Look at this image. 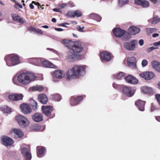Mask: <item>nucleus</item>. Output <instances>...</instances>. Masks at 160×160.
<instances>
[{"label":"nucleus","instance_id":"28","mask_svg":"<svg viewBox=\"0 0 160 160\" xmlns=\"http://www.w3.org/2000/svg\"><path fill=\"white\" fill-rule=\"evenodd\" d=\"M42 64L43 67L51 68H56L57 67L51 62L47 61L42 60Z\"/></svg>","mask_w":160,"mask_h":160},{"label":"nucleus","instance_id":"54","mask_svg":"<svg viewBox=\"0 0 160 160\" xmlns=\"http://www.w3.org/2000/svg\"><path fill=\"white\" fill-rule=\"evenodd\" d=\"M155 96L158 103L160 105V94H157Z\"/></svg>","mask_w":160,"mask_h":160},{"label":"nucleus","instance_id":"48","mask_svg":"<svg viewBox=\"0 0 160 160\" xmlns=\"http://www.w3.org/2000/svg\"><path fill=\"white\" fill-rule=\"evenodd\" d=\"M15 94L10 95L8 96V98L12 101H15Z\"/></svg>","mask_w":160,"mask_h":160},{"label":"nucleus","instance_id":"49","mask_svg":"<svg viewBox=\"0 0 160 160\" xmlns=\"http://www.w3.org/2000/svg\"><path fill=\"white\" fill-rule=\"evenodd\" d=\"M148 63V62L147 60H143L142 62V67H145Z\"/></svg>","mask_w":160,"mask_h":160},{"label":"nucleus","instance_id":"20","mask_svg":"<svg viewBox=\"0 0 160 160\" xmlns=\"http://www.w3.org/2000/svg\"><path fill=\"white\" fill-rule=\"evenodd\" d=\"M32 119L36 122H39L43 120V115L42 114L36 113L32 116Z\"/></svg>","mask_w":160,"mask_h":160},{"label":"nucleus","instance_id":"39","mask_svg":"<svg viewBox=\"0 0 160 160\" xmlns=\"http://www.w3.org/2000/svg\"><path fill=\"white\" fill-rule=\"evenodd\" d=\"M125 75V73L123 72H120L117 75H113V77L115 78L118 79H120L123 78Z\"/></svg>","mask_w":160,"mask_h":160},{"label":"nucleus","instance_id":"8","mask_svg":"<svg viewBox=\"0 0 160 160\" xmlns=\"http://www.w3.org/2000/svg\"><path fill=\"white\" fill-rule=\"evenodd\" d=\"M21 150L22 154L26 160H30L31 159L32 156L29 146H24L22 145L21 147Z\"/></svg>","mask_w":160,"mask_h":160},{"label":"nucleus","instance_id":"24","mask_svg":"<svg viewBox=\"0 0 160 160\" xmlns=\"http://www.w3.org/2000/svg\"><path fill=\"white\" fill-rule=\"evenodd\" d=\"M128 31L131 35H135L140 32V29L138 27L132 26L129 27Z\"/></svg>","mask_w":160,"mask_h":160},{"label":"nucleus","instance_id":"50","mask_svg":"<svg viewBox=\"0 0 160 160\" xmlns=\"http://www.w3.org/2000/svg\"><path fill=\"white\" fill-rule=\"evenodd\" d=\"M84 28V27H81L80 26H78L77 28L78 30L80 32H84V30H83Z\"/></svg>","mask_w":160,"mask_h":160},{"label":"nucleus","instance_id":"38","mask_svg":"<svg viewBox=\"0 0 160 160\" xmlns=\"http://www.w3.org/2000/svg\"><path fill=\"white\" fill-rule=\"evenodd\" d=\"M1 110L4 113H8L11 112V108L7 106H5L1 108Z\"/></svg>","mask_w":160,"mask_h":160},{"label":"nucleus","instance_id":"3","mask_svg":"<svg viewBox=\"0 0 160 160\" xmlns=\"http://www.w3.org/2000/svg\"><path fill=\"white\" fill-rule=\"evenodd\" d=\"M4 60L8 67L15 66L21 62L19 58L17 55H8L5 57Z\"/></svg>","mask_w":160,"mask_h":160},{"label":"nucleus","instance_id":"25","mask_svg":"<svg viewBox=\"0 0 160 160\" xmlns=\"http://www.w3.org/2000/svg\"><path fill=\"white\" fill-rule=\"evenodd\" d=\"M136 60L135 58L133 57L128 58H127V62L128 65L130 67L136 68Z\"/></svg>","mask_w":160,"mask_h":160},{"label":"nucleus","instance_id":"59","mask_svg":"<svg viewBox=\"0 0 160 160\" xmlns=\"http://www.w3.org/2000/svg\"><path fill=\"white\" fill-rule=\"evenodd\" d=\"M66 25H69V23H61L60 24V26H63V27H67V26Z\"/></svg>","mask_w":160,"mask_h":160},{"label":"nucleus","instance_id":"22","mask_svg":"<svg viewBox=\"0 0 160 160\" xmlns=\"http://www.w3.org/2000/svg\"><path fill=\"white\" fill-rule=\"evenodd\" d=\"M125 80L127 82L131 84H136L138 82V80L131 75H129L125 77Z\"/></svg>","mask_w":160,"mask_h":160},{"label":"nucleus","instance_id":"30","mask_svg":"<svg viewBox=\"0 0 160 160\" xmlns=\"http://www.w3.org/2000/svg\"><path fill=\"white\" fill-rule=\"evenodd\" d=\"M89 17L98 22H100L102 19L101 17L98 14L94 13H91L89 15Z\"/></svg>","mask_w":160,"mask_h":160},{"label":"nucleus","instance_id":"60","mask_svg":"<svg viewBox=\"0 0 160 160\" xmlns=\"http://www.w3.org/2000/svg\"><path fill=\"white\" fill-rule=\"evenodd\" d=\"M47 49L55 53H56L57 52L56 51L51 48H48Z\"/></svg>","mask_w":160,"mask_h":160},{"label":"nucleus","instance_id":"14","mask_svg":"<svg viewBox=\"0 0 160 160\" xmlns=\"http://www.w3.org/2000/svg\"><path fill=\"white\" fill-rule=\"evenodd\" d=\"M100 55L101 59L102 62H108L111 59V55L108 52H102L100 53Z\"/></svg>","mask_w":160,"mask_h":160},{"label":"nucleus","instance_id":"6","mask_svg":"<svg viewBox=\"0 0 160 160\" xmlns=\"http://www.w3.org/2000/svg\"><path fill=\"white\" fill-rule=\"evenodd\" d=\"M16 119L18 121L19 125L22 127H25L29 124V122L28 119L22 115H17L16 117Z\"/></svg>","mask_w":160,"mask_h":160},{"label":"nucleus","instance_id":"17","mask_svg":"<svg viewBox=\"0 0 160 160\" xmlns=\"http://www.w3.org/2000/svg\"><path fill=\"white\" fill-rule=\"evenodd\" d=\"M52 75L53 77L58 79H61L64 77L65 73L63 71L58 70L54 71Z\"/></svg>","mask_w":160,"mask_h":160},{"label":"nucleus","instance_id":"64","mask_svg":"<svg viewBox=\"0 0 160 160\" xmlns=\"http://www.w3.org/2000/svg\"><path fill=\"white\" fill-rule=\"evenodd\" d=\"M155 118L158 121L160 122V116H155Z\"/></svg>","mask_w":160,"mask_h":160},{"label":"nucleus","instance_id":"7","mask_svg":"<svg viewBox=\"0 0 160 160\" xmlns=\"http://www.w3.org/2000/svg\"><path fill=\"white\" fill-rule=\"evenodd\" d=\"M138 43L137 40H133L129 42H125L123 43L124 48L129 51H134L136 48V46Z\"/></svg>","mask_w":160,"mask_h":160},{"label":"nucleus","instance_id":"31","mask_svg":"<svg viewBox=\"0 0 160 160\" xmlns=\"http://www.w3.org/2000/svg\"><path fill=\"white\" fill-rule=\"evenodd\" d=\"M31 129L33 131H42L44 130V127H42L38 124H35L32 125L31 127Z\"/></svg>","mask_w":160,"mask_h":160},{"label":"nucleus","instance_id":"34","mask_svg":"<svg viewBox=\"0 0 160 160\" xmlns=\"http://www.w3.org/2000/svg\"><path fill=\"white\" fill-rule=\"evenodd\" d=\"M12 131L18 137L20 138L23 136V133L20 129L15 128L13 129Z\"/></svg>","mask_w":160,"mask_h":160},{"label":"nucleus","instance_id":"4","mask_svg":"<svg viewBox=\"0 0 160 160\" xmlns=\"http://www.w3.org/2000/svg\"><path fill=\"white\" fill-rule=\"evenodd\" d=\"M82 56L81 54H76L70 50L66 51L65 53L66 59L70 62H73L77 59H81Z\"/></svg>","mask_w":160,"mask_h":160},{"label":"nucleus","instance_id":"58","mask_svg":"<svg viewBox=\"0 0 160 160\" xmlns=\"http://www.w3.org/2000/svg\"><path fill=\"white\" fill-rule=\"evenodd\" d=\"M139 43L140 46H142L144 44V40L142 39H140L139 41Z\"/></svg>","mask_w":160,"mask_h":160},{"label":"nucleus","instance_id":"51","mask_svg":"<svg viewBox=\"0 0 160 160\" xmlns=\"http://www.w3.org/2000/svg\"><path fill=\"white\" fill-rule=\"evenodd\" d=\"M35 32L38 35H42L43 34V32L40 29H36Z\"/></svg>","mask_w":160,"mask_h":160},{"label":"nucleus","instance_id":"47","mask_svg":"<svg viewBox=\"0 0 160 160\" xmlns=\"http://www.w3.org/2000/svg\"><path fill=\"white\" fill-rule=\"evenodd\" d=\"M153 45L154 46V47L155 49H158V46H160V41L154 42L153 43Z\"/></svg>","mask_w":160,"mask_h":160},{"label":"nucleus","instance_id":"35","mask_svg":"<svg viewBox=\"0 0 160 160\" xmlns=\"http://www.w3.org/2000/svg\"><path fill=\"white\" fill-rule=\"evenodd\" d=\"M151 23L152 24H156L160 22V18L158 16L153 17L152 19L149 20Z\"/></svg>","mask_w":160,"mask_h":160},{"label":"nucleus","instance_id":"23","mask_svg":"<svg viewBox=\"0 0 160 160\" xmlns=\"http://www.w3.org/2000/svg\"><path fill=\"white\" fill-rule=\"evenodd\" d=\"M29 62L34 65L40 66L42 65V59L40 58H31L30 59Z\"/></svg>","mask_w":160,"mask_h":160},{"label":"nucleus","instance_id":"15","mask_svg":"<svg viewBox=\"0 0 160 160\" xmlns=\"http://www.w3.org/2000/svg\"><path fill=\"white\" fill-rule=\"evenodd\" d=\"M13 140L6 136H3L2 139V143L3 145L8 146L12 145L13 143Z\"/></svg>","mask_w":160,"mask_h":160},{"label":"nucleus","instance_id":"56","mask_svg":"<svg viewBox=\"0 0 160 160\" xmlns=\"http://www.w3.org/2000/svg\"><path fill=\"white\" fill-rule=\"evenodd\" d=\"M67 5V3H62L59 5V7L61 8H63Z\"/></svg>","mask_w":160,"mask_h":160},{"label":"nucleus","instance_id":"44","mask_svg":"<svg viewBox=\"0 0 160 160\" xmlns=\"http://www.w3.org/2000/svg\"><path fill=\"white\" fill-rule=\"evenodd\" d=\"M74 17H79L82 15V13L80 11L77 10L74 11Z\"/></svg>","mask_w":160,"mask_h":160},{"label":"nucleus","instance_id":"62","mask_svg":"<svg viewBox=\"0 0 160 160\" xmlns=\"http://www.w3.org/2000/svg\"><path fill=\"white\" fill-rule=\"evenodd\" d=\"M16 4L20 8H22V5L21 4L19 3L18 2H16Z\"/></svg>","mask_w":160,"mask_h":160},{"label":"nucleus","instance_id":"55","mask_svg":"<svg viewBox=\"0 0 160 160\" xmlns=\"http://www.w3.org/2000/svg\"><path fill=\"white\" fill-rule=\"evenodd\" d=\"M67 5H68L69 6L71 7H73L75 6V4L72 2L71 1L67 3Z\"/></svg>","mask_w":160,"mask_h":160},{"label":"nucleus","instance_id":"63","mask_svg":"<svg viewBox=\"0 0 160 160\" xmlns=\"http://www.w3.org/2000/svg\"><path fill=\"white\" fill-rule=\"evenodd\" d=\"M159 36V34L157 33H154L152 34V36L153 38H156L158 37Z\"/></svg>","mask_w":160,"mask_h":160},{"label":"nucleus","instance_id":"18","mask_svg":"<svg viewBox=\"0 0 160 160\" xmlns=\"http://www.w3.org/2000/svg\"><path fill=\"white\" fill-rule=\"evenodd\" d=\"M37 155L38 157H42L45 155L46 149L44 147L41 146H38L37 148Z\"/></svg>","mask_w":160,"mask_h":160},{"label":"nucleus","instance_id":"43","mask_svg":"<svg viewBox=\"0 0 160 160\" xmlns=\"http://www.w3.org/2000/svg\"><path fill=\"white\" fill-rule=\"evenodd\" d=\"M15 97V101H18L22 99L23 95L22 94H16Z\"/></svg>","mask_w":160,"mask_h":160},{"label":"nucleus","instance_id":"1","mask_svg":"<svg viewBox=\"0 0 160 160\" xmlns=\"http://www.w3.org/2000/svg\"><path fill=\"white\" fill-rule=\"evenodd\" d=\"M87 66L84 65H75L68 70L67 73V79L69 81L74 78H79L86 74Z\"/></svg>","mask_w":160,"mask_h":160},{"label":"nucleus","instance_id":"33","mask_svg":"<svg viewBox=\"0 0 160 160\" xmlns=\"http://www.w3.org/2000/svg\"><path fill=\"white\" fill-rule=\"evenodd\" d=\"M29 103L33 110H36L38 109V103L34 100L32 99H30L29 100Z\"/></svg>","mask_w":160,"mask_h":160},{"label":"nucleus","instance_id":"27","mask_svg":"<svg viewBox=\"0 0 160 160\" xmlns=\"http://www.w3.org/2000/svg\"><path fill=\"white\" fill-rule=\"evenodd\" d=\"M12 17L13 20L16 22L21 23H23L25 22L22 18L17 14H12Z\"/></svg>","mask_w":160,"mask_h":160},{"label":"nucleus","instance_id":"61","mask_svg":"<svg viewBox=\"0 0 160 160\" xmlns=\"http://www.w3.org/2000/svg\"><path fill=\"white\" fill-rule=\"evenodd\" d=\"M156 109V108L153 105H152L151 108V112H153Z\"/></svg>","mask_w":160,"mask_h":160},{"label":"nucleus","instance_id":"2","mask_svg":"<svg viewBox=\"0 0 160 160\" xmlns=\"http://www.w3.org/2000/svg\"><path fill=\"white\" fill-rule=\"evenodd\" d=\"M36 78L33 73L29 72H22L18 76V81L14 78L12 79V81L14 83L17 85H19L20 84L23 85H27L34 81Z\"/></svg>","mask_w":160,"mask_h":160},{"label":"nucleus","instance_id":"9","mask_svg":"<svg viewBox=\"0 0 160 160\" xmlns=\"http://www.w3.org/2000/svg\"><path fill=\"white\" fill-rule=\"evenodd\" d=\"M136 90L134 88L125 86L123 89V92L128 97H132L134 94Z\"/></svg>","mask_w":160,"mask_h":160},{"label":"nucleus","instance_id":"29","mask_svg":"<svg viewBox=\"0 0 160 160\" xmlns=\"http://www.w3.org/2000/svg\"><path fill=\"white\" fill-rule=\"evenodd\" d=\"M73 42L70 40L68 39H63L62 41V42L64 46L67 47L68 48L70 49Z\"/></svg>","mask_w":160,"mask_h":160},{"label":"nucleus","instance_id":"42","mask_svg":"<svg viewBox=\"0 0 160 160\" xmlns=\"http://www.w3.org/2000/svg\"><path fill=\"white\" fill-rule=\"evenodd\" d=\"M53 98L56 101H59L61 99V96L58 94H56L53 95Z\"/></svg>","mask_w":160,"mask_h":160},{"label":"nucleus","instance_id":"36","mask_svg":"<svg viewBox=\"0 0 160 160\" xmlns=\"http://www.w3.org/2000/svg\"><path fill=\"white\" fill-rule=\"evenodd\" d=\"M142 91L145 93H150L152 92V89L151 88L147 86H143L141 88Z\"/></svg>","mask_w":160,"mask_h":160},{"label":"nucleus","instance_id":"12","mask_svg":"<svg viewBox=\"0 0 160 160\" xmlns=\"http://www.w3.org/2000/svg\"><path fill=\"white\" fill-rule=\"evenodd\" d=\"M42 112L46 116H49L53 112L52 108L50 106H43L42 107Z\"/></svg>","mask_w":160,"mask_h":160},{"label":"nucleus","instance_id":"45","mask_svg":"<svg viewBox=\"0 0 160 160\" xmlns=\"http://www.w3.org/2000/svg\"><path fill=\"white\" fill-rule=\"evenodd\" d=\"M66 16L70 17H74V11H69L67 13Z\"/></svg>","mask_w":160,"mask_h":160},{"label":"nucleus","instance_id":"19","mask_svg":"<svg viewBox=\"0 0 160 160\" xmlns=\"http://www.w3.org/2000/svg\"><path fill=\"white\" fill-rule=\"evenodd\" d=\"M145 102L141 100H138L135 102V104L138 107V109L141 111H144Z\"/></svg>","mask_w":160,"mask_h":160},{"label":"nucleus","instance_id":"11","mask_svg":"<svg viewBox=\"0 0 160 160\" xmlns=\"http://www.w3.org/2000/svg\"><path fill=\"white\" fill-rule=\"evenodd\" d=\"M140 76L146 80H149L155 76L154 73L152 72H147L140 73Z\"/></svg>","mask_w":160,"mask_h":160},{"label":"nucleus","instance_id":"32","mask_svg":"<svg viewBox=\"0 0 160 160\" xmlns=\"http://www.w3.org/2000/svg\"><path fill=\"white\" fill-rule=\"evenodd\" d=\"M152 68L157 71L160 72V63L156 61L152 62Z\"/></svg>","mask_w":160,"mask_h":160},{"label":"nucleus","instance_id":"10","mask_svg":"<svg viewBox=\"0 0 160 160\" xmlns=\"http://www.w3.org/2000/svg\"><path fill=\"white\" fill-rule=\"evenodd\" d=\"M84 96H78L75 98L72 97L70 100V104L71 106H73L79 104L80 102L84 98Z\"/></svg>","mask_w":160,"mask_h":160},{"label":"nucleus","instance_id":"26","mask_svg":"<svg viewBox=\"0 0 160 160\" xmlns=\"http://www.w3.org/2000/svg\"><path fill=\"white\" fill-rule=\"evenodd\" d=\"M39 101L43 104H46L48 102V99L47 96L44 94H42L38 96Z\"/></svg>","mask_w":160,"mask_h":160},{"label":"nucleus","instance_id":"16","mask_svg":"<svg viewBox=\"0 0 160 160\" xmlns=\"http://www.w3.org/2000/svg\"><path fill=\"white\" fill-rule=\"evenodd\" d=\"M136 4L140 5L143 8H148L150 4L148 1L146 0H134Z\"/></svg>","mask_w":160,"mask_h":160},{"label":"nucleus","instance_id":"46","mask_svg":"<svg viewBox=\"0 0 160 160\" xmlns=\"http://www.w3.org/2000/svg\"><path fill=\"white\" fill-rule=\"evenodd\" d=\"M157 29L155 28H149L147 29V32L148 33H152L156 31Z\"/></svg>","mask_w":160,"mask_h":160},{"label":"nucleus","instance_id":"52","mask_svg":"<svg viewBox=\"0 0 160 160\" xmlns=\"http://www.w3.org/2000/svg\"><path fill=\"white\" fill-rule=\"evenodd\" d=\"M28 30L30 32H35L36 28L32 27H30L28 28Z\"/></svg>","mask_w":160,"mask_h":160},{"label":"nucleus","instance_id":"57","mask_svg":"<svg viewBox=\"0 0 160 160\" xmlns=\"http://www.w3.org/2000/svg\"><path fill=\"white\" fill-rule=\"evenodd\" d=\"M112 86L115 89H118L119 87V85L115 83H113Z\"/></svg>","mask_w":160,"mask_h":160},{"label":"nucleus","instance_id":"13","mask_svg":"<svg viewBox=\"0 0 160 160\" xmlns=\"http://www.w3.org/2000/svg\"><path fill=\"white\" fill-rule=\"evenodd\" d=\"M22 112L25 114H28L32 112L30 106L28 104L23 103L20 106Z\"/></svg>","mask_w":160,"mask_h":160},{"label":"nucleus","instance_id":"40","mask_svg":"<svg viewBox=\"0 0 160 160\" xmlns=\"http://www.w3.org/2000/svg\"><path fill=\"white\" fill-rule=\"evenodd\" d=\"M31 88L34 91H41L42 90L43 88L41 86L37 85L36 87H32Z\"/></svg>","mask_w":160,"mask_h":160},{"label":"nucleus","instance_id":"37","mask_svg":"<svg viewBox=\"0 0 160 160\" xmlns=\"http://www.w3.org/2000/svg\"><path fill=\"white\" fill-rule=\"evenodd\" d=\"M121 38L123 40H128L131 38V34L126 32L125 31L124 33L122 36Z\"/></svg>","mask_w":160,"mask_h":160},{"label":"nucleus","instance_id":"53","mask_svg":"<svg viewBox=\"0 0 160 160\" xmlns=\"http://www.w3.org/2000/svg\"><path fill=\"white\" fill-rule=\"evenodd\" d=\"M154 49H155L154 48V47L152 46L151 47L148 48L147 50V51L148 52H149Z\"/></svg>","mask_w":160,"mask_h":160},{"label":"nucleus","instance_id":"41","mask_svg":"<svg viewBox=\"0 0 160 160\" xmlns=\"http://www.w3.org/2000/svg\"><path fill=\"white\" fill-rule=\"evenodd\" d=\"M128 0H119V6L121 7H122L123 5L128 3Z\"/></svg>","mask_w":160,"mask_h":160},{"label":"nucleus","instance_id":"5","mask_svg":"<svg viewBox=\"0 0 160 160\" xmlns=\"http://www.w3.org/2000/svg\"><path fill=\"white\" fill-rule=\"evenodd\" d=\"M70 49L76 54H80L82 51L83 48L81 42L76 41L73 42Z\"/></svg>","mask_w":160,"mask_h":160},{"label":"nucleus","instance_id":"21","mask_svg":"<svg viewBox=\"0 0 160 160\" xmlns=\"http://www.w3.org/2000/svg\"><path fill=\"white\" fill-rule=\"evenodd\" d=\"M114 35L118 37H122L125 32V31L119 28H116L113 30Z\"/></svg>","mask_w":160,"mask_h":160}]
</instances>
